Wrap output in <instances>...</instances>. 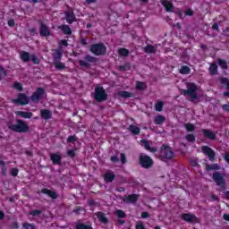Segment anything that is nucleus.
Returning <instances> with one entry per match:
<instances>
[{
	"label": "nucleus",
	"mask_w": 229,
	"mask_h": 229,
	"mask_svg": "<svg viewBox=\"0 0 229 229\" xmlns=\"http://www.w3.org/2000/svg\"><path fill=\"white\" fill-rule=\"evenodd\" d=\"M7 126L11 131H15L16 133H28L30 131V126L22 120H16V123H10Z\"/></svg>",
	"instance_id": "obj_1"
},
{
	"label": "nucleus",
	"mask_w": 229,
	"mask_h": 229,
	"mask_svg": "<svg viewBox=\"0 0 229 229\" xmlns=\"http://www.w3.org/2000/svg\"><path fill=\"white\" fill-rule=\"evenodd\" d=\"M186 88L187 89L182 90V94H183V96H189L191 98V101L198 99V95L196 94L198 87H196V84L194 82H188L186 84Z\"/></svg>",
	"instance_id": "obj_2"
},
{
	"label": "nucleus",
	"mask_w": 229,
	"mask_h": 229,
	"mask_svg": "<svg viewBox=\"0 0 229 229\" xmlns=\"http://www.w3.org/2000/svg\"><path fill=\"white\" fill-rule=\"evenodd\" d=\"M94 98L98 103H101L102 101H106L108 98V94H106V91H105V89L101 86H97L95 88V96Z\"/></svg>",
	"instance_id": "obj_3"
},
{
	"label": "nucleus",
	"mask_w": 229,
	"mask_h": 229,
	"mask_svg": "<svg viewBox=\"0 0 229 229\" xmlns=\"http://www.w3.org/2000/svg\"><path fill=\"white\" fill-rule=\"evenodd\" d=\"M90 51H91V53H93V55L99 56V55H105V53H106V47H105V45H103V43L95 44V45L91 46Z\"/></svg>",
	"instance_id": "obj_4"
},
{
	"label": "nucleus",
	"mask_w": 229,
	"mask_h": 229,
	"mask_svg": "<svg viewBox=\"0 0 229 229\" xmlns=\"http://www.w3.org/2000/svg\"><path fill=\"white\" fill-rule=\"evenodd\" d=\"M140 164L144 169H149L153 165V159L146 154L140 155Z\"/></svg>",
	"instance_id": "obj_5"
},
{
	"label": "nucleus",
	"mask_w": 229,
	"mask_h": 229,
	"mask_svg": "<svg viewBox=\"0 0 229 229\" xmlns=\"http://www.w3.org/2000/svg\"><path fill=\"white\" fill-rule=\"evenodd\" d=\"M44 98H46V90L42 88H38L30 97V99L33 103H38V101H40V99H44Z\"/></svg>",
	"instance_id": "obj_6"
},
{
	"label": "nucleus",
	"mask_w": 229,
	"mask_h": 229,
	"mask_svg": "<svg viewBox=\"0 0 229 229\" xmlns=\"http://www.w3.org/2000/svg\"><path fill=\"white\" fill-rule=\"evenodd\" d=\"M161 158H165L166 160H171L173 157H174V153L173 152V149L169 148L168 146L163 145L161 147Z\"/></svg>",
	"instance_id": "obj_7"
},
{
	"label": "nucleus",
	"mask_w": 229,
	"mask_h": 229,
	"mask_svg": "<svg viewBox=\"0 0 229 229\" xmlns=\"http://www.w3.org/2000/svg\"><path fill=\"white\" fill-rule=\"evenodd\" d=\"M98 62V58L92 55H85L84 60H79V64L81 67H86L87 69L90 67V64H96Z\"/></svg>",
	"instance_id": "obj_8"
},
{
	"label": "nucleus",
	"mask_w": 229,
	"mask_h": 229,
	"mask_svg": "<svg viewBox=\"0 0 229 229\" xmlns=\"http://www.w3.org/2000/svg\"><path fill=\"white\" fill-rule=\"evenodd\" d=\"M213 180L216 185H225V174L215 172L213 174Z\"/></svg>",
	"instance_id": "obj_9"
},
{
	"label": "nucleus",
	"mask_w": 229,
	"mask_h": 229,
	"mask_svg": "<svg viewBox=\"0 0 229 229\" xmlns=\"http://www.w3.org/2000/svg\"><path fill=\"white\" fill-rule=\"evenodd\" d=\"M182 219L186 223H199V219L197 218L196 215L191 213L183 214Z\"/></svg>",
	"instance_id": "obj_10"
},
{
	"label": "nucleus",
	"mask_w": 229,
	"mask_h": 229,
	"mask_svg": "<svg viewBox=\"0 0 229 229\" xmlns=\"http://www.w3.org/2000/svg\"><path fill=\"white\" fill-rule=\"evenodd\" d=\"M141 146L147 149V151H149L150 153H157V148L151 147V142L147 140H140Z\"/></svg>",
	"instance_id": "obj_11"
},
{
	"label": "nucleus",
	"mask_w": 229,
	"mask_h": 229,
	"mask_svg": "<svg viewBox=\"0 0 229 229\" xmlns=\"http://www.w3.org/2000/svg\"><path fill=\"white\" fill-rule=\"evenodd\" d=\"M202 152L204 153V155H207L208 157L209 160H214V158H216V153L208 146H203Z\"/></svg>",
	"instance_id": "obj_12"
},
{
	"label": "nucleus",
	"mask_w": 229,
	"mask_h": 229,
	"mask_svg": "<svg viewBox=\"0 0 229 229\" xmlns=\"http://www.w3.org/2000/svg\"><path fill=\"white\" fill-rule=\"evenodd\" d=\"M64 15H65L66 22H68V24H72L76 21L74 11H72V9L66 11L64 13Z\"/></svg>",
	"instance_id": "obj_13"
},
{
	"label": "nucleus",
	"mask_w": 229,
	"mask_h": 229,
	"mask_svg": "<svg viewBox=\"0 0 229 229\" xmlns=\"http://www.w3.org/2000/svg\"><path fill=\"white\" fill-rule=\"evenodd\" d=\"M39 35H41V37H49L51 35L49 27L44 23H41L39 27Z\"/></svg>",
	"instance_id": "obj_14"
},
{
	"label": "nucleus",
	"mask_w": 229,
	"mask_h": 229,
	"mask_svg": "<svg viewBox=\"0 0 229 229\" xmlns=\"http://www.w3.org/2000/svg\"><path fill=\"white\" fill-rule=\"evenodd\" d=\"M13 103H19L20 105H28L29 99L24 94L21 93L18 99L13 100Z\"/></svg>",
	"instance_id": "obj_15"
},
{
	"label": "nucleus",
	"mask_w": 229,
	"mask_h": 229,
	"mask_svg": "<svg viewBox=\"0 0 229 229\" xmlns=\"http://www.w3.org/2000/svg\"><path fill=\"white\" fill-rule=\"evenodd\" d=\"M161 4L165 6L166 12H174V5H173V2L168 0H163Z\"/></svg>",
	"instance_id": "obj_16"
},
{
	"label": "nucleus",
	"mask_w": 229,
	"mask_h": 229,
	"mask_svg": "<svg viewBox=\"0 0 229 229\" xmlns=\"http://www.w3.org/2000/svg\"><path fill=\"white\" fill-rule=\"evenodd\" d=\"M202 133L206 139H209L210 140H214V139H216V133L210 130L203 129Z\"/></svg>",
	"instance_id": "obj_17"
},
{
	"label": "nucleus",
	"mask_w": 229,
	"mask_h": 229,
	"mask_svg": "<svg viewBox=\"0 0 229 229\" xmlns=\"http://www.w3.org/2000/svg\"><path fill=\"white\" fill-rule=\"evenodd\" d=\"M15 114L20 117H23V119H31L33 117V113L31 112L16 111Z\"/></svg>",
	"instance_id": "obj_18"
},
{
	"label": "nucleus",
	"mask_w": 229,
	"mask_h": 229,
	"mask_svg": "<svg viewBox=\"0 0 229 229\" xmlns=\"http://www.w3.org/2000/svg\"><path fill=\"white\" fill-rule=\"evenodd\" d=\"M50 158L55 165H58L62 162V157L58 153L51 154Z\"/></svg>",
	"instance_id": "obj_19"
},
{
	"label": "nucleus",
	"mask_w": 229,
	"mask_h": 229,
	"mask_svg": "<svg viewBox=\"0 0 229 229\" xmlns=\"http://www.w3.org/2000/svg\"><path fill=\"white\" fill-rule=\"evenodd\" d=\"M52 56L54 58V63L62 60V48L55 49Z\"/></svg>",
	"instance_id": "obj_20"
},
{
	"label": "nucleus",
	"mask_w": 229,
	"mask_h": 229,
	"mask_svg": "<svg viewBox=\"0 0 229 229\" xmlns=\"http://www.w3.org/2000/svg\"><path fill=\"white\" fill-rule=\"evenodd\" d=\"M41 192L43 194H47V196L52 198V199H56V198H58V195L56 194V192H55L51 190H48V189H43V190H41Z\"/></svg>",
	"instance_id": "obj_21"
},
{
	"label": "nucleus",
	"mask_w": 229,
	"mask_h": 229,
	"mask_svg": "<svg viewBox=\"0 0 229 229\" xmlns=\"http://www.w3.org/2000/svg\"><path fill=\"white\" fill-rule=\"evenodd\" d=\"M41 114V117L42 119L47 120V119H51L53 114L51 113V111L47 110V109H42L40 111Z\"/></svg>",
	"instance_id": "obj_22"
},
{
	"label": "nucleus",
	"mask_w": 229,
	"mask_h": 229,
	"mask_svg": "<svg viewBox=\"0 0 229 229\" xmlns=\"http://www.w3.org/2000/svg\"><path fill=\"white\" fill-rule=\"evenodd\" d=\"M104 178L105 182H112L113 180H115V174H114V172H107L106 173Z\"/></svg>",
	"instance_id": "obj_23"
},
{
	"label": "nucleus",
	"mask_w": 229,
	"mask_h": 229,
	"mask_svg": "<svg viewBox=\"0 0 229 229\" xmlns=\"http://www.w3.org/2000/svg\"><path fill=\"white\" fill-rule=\"evenodd\" d=\"M137 199H139V196L133 194V195H129L128 197H126L123 201L125 203H135L137 201Z\"/></svg>",
	"instance_id": "obj_24"
},
{
	"label": "nucleus",
	"mask_w": 229,
	"mask_h": 229,
	"mask_svg": "<svg viewBox=\"0 0 229 229\" xmlns=\"http://www.w3.org/2000/svg\"><path fill=\"white\" fill-rule=\"evenodd\" d=\"M128 130H129V131H131V133H132V135H139V133H140V128H139L133 124H131L128 127Z\"/></svg>",
	"instance_id": "obj_25"
},
{
	"label": "nucleus",
	"mask_w": 229,
	"mask_h": 229,
	"mask_svg": "<svg viewBox=\"0 0 229 229\" xmlns=\"http://www.w3.org/2000/svg\"><path fill=\"white\" fill-rule=\"evenodd\" d=\"M54 64L55 69H57V71H64V69H67V67L65 66V64L60 61L54 62Z\"/></svg>",
	"instance_id": "obj_26"
},
{
	"label": "nucleus",
	"mask_w": 229,
	"mask_h": 229,
	"mask_svg": "<svg viewBox=\"0 0 229 229\" xmlns=\"http://www.w3.org/2000/svg\"><path fill=\"white\" fill-rule=\"evenodd\" d=\"M21 59L22 60V62H30V53L26 52V51H22L20 54Z\"/></svg>",
	"instance_id": "obj_27"
},
{
	"label": "nucleus",
	"mask_w": 229,
	"mask_h": 229,
	"mask_svg": "<svg viewBox=\"0 0 229 229\" xmlns=\"http://www.w3.org/2000/svg\"><path fill=\"white\" fill-rule=\"evenodd\" d=\"M154 123L155 124H162L163 123H165V118L161 115V114H157L155 118H154Z\"/></svg>",
	"instance_id": "obj_28"
},
{
	"label": "nucleus",
	"mask_w": 229,
	"mask_h": 229,
	"mask_svg": "<svg viewBox=\"0 0 229 229\" xmlns=\"http://www.w3.org/2000/svg\"><path fill=\"white\" fill-rule=\"evenodd\" d=\"M95 216H97L98 219L101 223L106 224L107 221H108V220L106 219V217L105 216V214H104V213L97 212V213H95Z\"/></svg>",
	"instance_id": "obj_29"
},
{
	"label": "nucleus",
	"mask_w": 229,
	"mask_h": 229,
	"mask_svg": "<svg viewBox=\"0 0 229 229\" xmlns=\"http://www.w3.org/2000/svg\"><path fill=\"white\" fill-rule=\"evenodd\" d=\"M59 28L62 30L64 35H71V33H72L68 25H61Z\"/></svg>",
	"instance_id": "obj_30"
},
{
	"label": "nucleus",
	"mask_w": 229,
	"mask_h": 229,
	"mask_svg": "<svg viewBox=\"0 0 229 229\" xmlns=\"http://www.w3.org/2000/svg\"><path fill=\"white\" fill-rule=\"evenodd\" d=\"M144 52L148 54L157 53V48L152 45H147V47H144Z\"/></svg>",
	"instance_id": "obj_31"
},
{
	"label": "nucleus",
	"mask_w": 229,
	"mask_h": 229,
	"mask_svg": "<svg viewBox=\"0 0 229 229\" xmlns=\"http://www.w3.org/2000/svg\"><path fill=\"white\" fill-rule=\"evenodd\" d=\"M217 170H219V165L217 164L206 165V171H217Z\"/></svg>",
	"instance_id": "obj_32"
},
{
	"label": "nucleus",
	"mask_w": 229,
	"mask_h": 229,
	"mask_svg": "<svg viewBox=\"0 0 229 229\" xmlns=\"http://www.w3.org/2000/svg\"><path fill=\"white\" fill-rule=\"evenodd\" d=\"M117 96H119V98H123V99H126V98H131V93L128 91H119L117 93Z\"/></svg>",
	"instance_id": "obj_33"
},
{
	"label": "nucleus",
	"mask_w": 229,
	"mask_h": 229,
	"mask_svg": "<svg viewBox=\"0 0 229 229\" xmlns=\"http://www.w3.org/2000/svg\"><path fill=\"white\" fill-rule=\"evenodd\" d=\"M179 72L180 74H189L191 72V68L187 65H183L181 67Z\"/></svg>",
	"instance_id": "obj_34"
},
{
	"label": "nucleus",
	"mask_w": 229,
	"mask_h": 229,
	"mask_svg": "<svg viewBox=\"0 0 229 229\" xmlns=\"http://www.w3.org/2000/svg\"><path fill=\"white\" fill-rule=\"evenodd\" d=\"M209 73L212 75L217 74V64H211V65L209 67Z\"/></svg>",
	"instance_id": "obj_35"
},
{
	"label": "nucleus",
	"mask_w": 229,
	"mask_h": 229,
	"mask_svg": "<svg viewBox=\"0 0 229 229\" xmlns=\"http://www.w3.org/2000/svg\"><path fill=\"white\" fill-rule=\"evenodd\" d=\"M75 228L77 229H92V226L81 224V223H77L75 224Z\"/></svg>",
	"instance_id": "obj_36"
},
{
	"label": "nucleus",
	"mask_w": 229,
	"mask_h": 229,
	"mask_svg": "<svg viewBox=\"0 0 229 229\" xmlns=\"http://www.w3.org/2000/svg\"><path fill=\"white\" fill-rule=\"evenodd\" d=\"M118 54L121 56H128V55H130V51L126 48H120L118 49Z\"/></svg>",
	"instance_id": "obj_37"
},
{
	"label": "nucleus",
	"mask_w": 229,
	"mask_h": 229,
	"mask_svg": "<svg viewBox=\"0 0 229 229\" xmlns=\"http://www.w3.org/2000/svg\"><path fill=\"white\" fill-rule=\"evenodd\" d=\"M155 109L157 112H162L164 110V102L159 101L155 105Z\"/></svg>",
	"instance_id": "obj_38"
},
{
	"label": "nucleus",
	"mask_w": 229,
	"mask_h": 229,
	"mask_svg": "<svg viewBox=\"0 0 229 229\" xmlns=\"http://www.w3.org/2000/svg\"><path fill=\"white\" fill-rule=\"evenodd\" d=\"M218 65H220L222 69H228V63L225 60L218 59Z\"/></svg>",
	"instance_id": "obj_39"
},
{
	"label": "nucleus",
	"mask_w": 229,
	"mask_h": 229,
	"mask_svg": "<svg viewBox=\"0 0 229 229\" xmlns=\"http://www.w3.org/2000/svg\"><path fill=\"white\" fill-rule=\"evenodd\" d=\"M184 126H185L187 131H194V130H196V126H194V124H192V123H185Z\"/></svg>",
	"instance_id": "obj_40"
},
{
	"label": "nucleus",
	"mask_w": 229,
	"mask_h": 229,
	"mask_svg": "<svg viewBox=\"0 0 229 229\" xmlns=\"http://www.w3.org/2000/svg\"><path fill=\"white\" fill-rule=\"evenodd\" d=\"M136 89H138V90H144L146 89V84H144V82L138 81L136 83Z\"/></svg>",
	"instance_id": "obj_41"
},
{
	"label": "nucleus",
	"mask_w": 229,
	"mask_h": 229,
	"mask_svg": "<svg viewBox=\"0 0 229 229\" xmlns=\"http://www.w3.org/2000/svg\"><path fill=\"white\" fill-rule=\"evenodd\" d=\"M186 140H188V142H194V140H196V137H194V134H188L185 136Z\"/></svg>",
	"instance_id": "obj_42"
},
{
	"label": "nucleus",
	"mask_w": 229,
	"mask_h": 229,
	"mask_svg": "<svg viewBox=\"0 0 229 229\" xmlns=\"http://www.w3.org/2000/svg\"><path fill=\"white\" fill-rule=\"evenodd\" d=\"M115 214H116L117 217H121V218L126 217V214L124 213V211H123L121 209L116 210Z\"/></svg>",
	"instance_id": "obj_43"
},
{
	"label": "nucleus",
	"mask_w": 229,
	"mask_h": 229,
	"mask_svg": "<svg viewBox=\"0 0 229 229\" xmlns=\"http://www.w3.org/2000/svg\"><path fill=\"white\" fill-rule=\"evenodd\" d=\"M42 214V210L35 209L30 212V216H37Z\"/></svg>",
	"instance_id": "obj_44"
},
{
	"label": "nucleus",
	"mask_w": 229,
	"mask_h": 229,
	"mask_svg": "<svg viewBox=\"0 0 229 229\" xmlns=\"http://www.w3.org/2000/svg\"><path fill=\"white\" fill-rule=\"evenodd\" d=\"M0 78H6V71L2 66H0Z\"/></svg>",
	"instance_id": "obj_45"
},
{
	"label": "nucleus",
	"mask_w": 229,
	"mask_h": 229,
	"mask_svg": "<svg viewBox=\"0 0 229 229\" xmlns=\"http://www.w3.org/2000/svg\"><path fill=\"white\" fill-rule=\"evenodd\" d=\"M221 83H223L224 85H226V89H229V81H228V79H226V78H222V79H221Z\"/></svg>",
	"instance_id": "obj_46"
},
{
	"label": "nucleus",
	"mask_w": 229,
	"mask_h": 229,
	"mask_svg": "<svg viewBox=\"0 0 229 229\" xmlns=\"http://www.w3.org/2000/svg\"><path fill=\"white\" fill-rule=\"evenodd\" d=\"M190 164L192 165V167L198 166V159L191 158L190 159Z\"/></svg>",
	"instance_id": "obj_47"
},
{
	"label": "nucleus",
	"mask_w": 229,
	"mask_h": 229,
	"mask_svg": "<svg viewBox=\"0 0 229 229\" xmlns=\"http://www.w3.org/2000/svg\"><path fill=\"white\" fill-rule=\"evenodd\" d=\"M30 60L33 62V64H38L39 63L38 59L37 58V56L35 55H30Z\"/></svg>",
	"instance_id": "obj_48"
},
{
	"label": "nucleus",
	"mask_w": 229,
	"mask_h": 229,
	"mask_svg": "<svg viewBox=\"0 0 229 229\" xmlns=\"http://www.w3.org/2000/svg\"><path fill=\"white\" fill-rule=\"evenodd\" d=\"M14 89H16V90H22V85L19 82H15L14 83Z\"/></svg>",
	"instance_id": "obj_49"
},
{
	"label": "nucleus",
	"mask_w": 229,
	"mask_h": 229,
	"mask_svg": "<svg viewBox=\"0 0 229 229\" xmlns=\"http://www.w3.org/2000/svg\"><path fill=\"white\" fill-rule=\"evenodd\" d=\"M11 174L12 176H17V174H19V170L17 168H13L11 170Z\"/></svg>",
	"instance_id": "obj_50"
},
{
	"label": "nucleus",
	"mask_w": 229,
	"mask_h": 229,
	"mask_svg": "<svg viewBox=\"0 0 229 229\" xmlns=\"http://www.w3.org/2000/svg\"><path fill=\"white\" fill-rule=\"evenodd\" d=\"M120 157L122 164H126V156L123 153H122Z\"/></svg>",
	"instance_id": "obj_51"
},
{
	"label": "nucleus",
	"mask_w": 229,
	"mask_h": 229,
	"mask_svg": "<svg viewBox=\"0 0 229 229\" xmlns=\"http://www.w3.org/2000/svg\"><path fill=\"white\" fill-rule=\"evenodd\" d=\"M76 137L75 136H69L67 139V142H75Z\"/></svg>",
	"instance_id": "obj_52"
},
{
	"label": "nucleus",
	"mask_w": 229,
	"mask_h": 229,
	"mask_svg": "<svg viewBox=\"0 0 229 229\" xmlns=\"http://www.w3.org/2000/svg\"><path fill=\"white\" fill-rule=\"evenodd\" d=\"M141 217H143V219H146V218L149 217V213L142 212L141 213Z\"/></svg>",
	"instance_id": "obj_53"
},
{
	"label": "nucleus",
	"mask_w": 229,
	"mask_h": 229,
	"mask_svg": "<svg viewBox=\"0 0 229 229\" xmlns=\"http://www.w3.org/2000/svg\"><path fill=\"white\" fill-rule=\"evenodd\" d=\"M136 229H146L144 227V225H142V223H139L138 225H136Z\"/></svg>",
	"instance_id": "obj_54"
},
{
	"label": "nucleus",
	"mask_w": 229,
	"mask_h": 229,
	"mask_svg": "<svg viewBox=\"0 0 229 229\" xmlns=\"http://www.w3.org/2000/svg\"><path fill=\"white\" fill-rule=\"evenodd\" d=\"M60 46L67 47V46H68V44H67V40H65V39H62V40L60 41Z\"/></svg>",
	"instance_id": "obj_55"
},
{
	"label": "nucleus",
	"mask_w": 229,
	"mask_h": 229,
	"mask_svg": "<svg viewBox=\"0 0 229 229\" xmlns=\"http://www.w3.org/2000/svg\"><path fill=\"white\" fill-rule=\"evenodd\" d=\"M212 28L213 30H216V31H219V25L217 23H214Z\"/></svg>",
	"instance_id": "obj_56"
},
{
	"label": "nucleus",
	"mask_w": 229,
	"mask_h": 229,
	"mask_svg": "<svg viewBox=\"0 0 229 229\" xmlns=\"http://www.w3.org/2000/svg\"><path fill=\"white\" fill-rule=\"evenodd\" d=\"M223 219H224V221H228L229 222V214H224L223 215Z\"/></svg>",
	"instance_id": "obj_57"
},
{
	"label": "nucleus",
	"mask_w": 229,
	"mask_h": 229,
	"mask_svg": "<svg viewBox=\"0 0 229 229\" xmlns=\"http://www.w3.org/2000/svg\"><path fill=\"white\" fill-rule=\"evenodd\" d=\"M223 110H225V112H229V105H224L222 106Z\"/></svg>",
	"instance_id": "obj_58"
},
{
	"label": "nucleus",
	"mask_w": 229,
	"mask_h": 229,
	"mask_svg": "<svg viewBox=\"0 0 229 229\" xmlns=\"http://www.w3.org/2000/svg\"><path fill=\"white\" fill-rule=\"evenodd\" d=\"M111 161L112 162H119V158H117V157H115V156H113V157H111Z\"/></svg>",
	"instance_id": "obj_59"
},
{
	"label": "nucleus",
	"mask_w": 229,
	"mask_h": 229,
	"mask_svg": "<svg viewBox=\"0 0 229 229\" xmlns=\"http://www.w3.org/2000/svg\"><path fill=\"white\" fill-rule=\"evenodd\" d=\"M30 227H31V224L25 223V224L23 225V228H25V229H29V228H30Z\"/></svg>",
	"instance_id": "obj_60"
},
{
	"label": "nucleus",
	"mask_w": 229,
	"mask_h": 229,
	"mask_svg": "<svg viewBox=\"0 0 229 229\" xmlns=\"http://www.w3.org/2000/svg\"><path fill=\"white\" fill-rule=\"evenodd\" d=\"M74 155H75V154H74V150H69V151H68V156H69V157H74Z\"/></svg>",
	"instance_id": "obj_61"
},
{
	"label": "nucleus",
	"mask_w": 229,
	"mask_h": 229,
	"mask_svg": "<svg viewBox=\"0 0 229 229\" xmlns=\"http://www.w3.org/2000/svg\"><path fill=\"white\" fill-rule=\"evenodd\" d=\"M15 24V21L13 20L8 21V26H13Z\"/></svg>",
	"instance_id": "obj_62"
},
{
	"label": "nucleus",
	"mask_w": 229,
	"mask_h": 229,
	"mask_svg": "<svg viewBox=\"0 0 229 229\" xmlns=\"http://www.w3.org/2000/svg\"><path fill=\"white\" fill-rule=\"evenodd\" d=\"M97 0H86L87 4H92V3H96Z\"/></svg>",
	"instance_id": "obj_63"
},
{
	"label": "nucleus",
	"mask_w": 229,
	"mask_h": 229,
	"mask_svg": "<svg viewBox=\"0 0 229 229\" xmlns=\"http://www.w3.org/2000/svg\"><path fill=\"white\" fill-rule=\"evenodd\" d=\"M225 160H226V162H229V153L225 154Z\"/></svg>",
	"instance_id": "obj_64"
}]
</instances>
